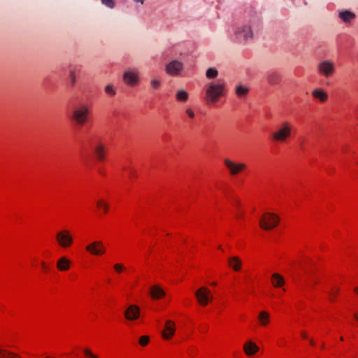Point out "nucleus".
<instances>
[{"mask_svg": "<svg viewBox=\"0 0 358 358\" xmlns=\"http://www.w3.org/2000/svg\"><path fill=\"white\" fill-rule=\"evenodd\" d=\"M225 90V83L222 80L212 81L206 85L204 99L208 104L215 103Z\"/></svg>", "mask_w": 358, "mask_h": 358, "instance_id": "f257e3e1", "label": "nucleus"}, {"mask_svg": "<svg viewBox=\"0 0 358 358\" xmlns=\"http://www.w3.org/2000/svg\"><path fill=\"white\" fill-rule=\"evenodd\" d=\"M234 40L240 44L245 45L250 43L253 38L252 25L245 24L238 26L234 31Z\"/></svg>", "mask_w": 358, "mask_h": 358, "instance_id": "f03ea898", "label": "nucleus"}, {"mask_svg": "<svg viewBox=\"0 0 358 358\" xmlns=\"http://www.w3.org/2000/svg\"><path fill=\"white\" fill-rule=\"evenodd\" d=\"M89 113V107L86 104L80 103L73 109L69 117L71 121L81 126L87 121Z\"/></svg>", "mask_w": 358, "mask_h": 358, "instance_id": "7ed1b4c3", "label": "nucleus"}, {"mask_svg": "<svg viewBox=\"0 0 358 358\" xmlns=\"http://www.w3.org/2000/svg\"><path fill=\"white\" fill-rule=\"evenodd\" d=\"M292 135V126L288 122H283L279 127L272 133L273 140L276 142L284 143Z\"/></svg>", "mask_w": 358, "mask_h": 358, "instance_id": "20e7f679", "label": "nucleus"}, {"mask_svg": "<svg viewBox=\"0 0 358 358\" xmlns=\"http://www.w3.org/2000/svg\"><path fill=\"white\" fill-rule=\"evenodd\" d=\"M278 216L274 213H265L259 220V226L264 230H271L279 223Z\"/></svg>", "mask_w": 358, "mask_h": 358, "instance_id": "39448f33", "label": "nucleus"}, {"mask_svg": "<svg viewBox=\"0 0 358 358\" xmlns=\"http://www.w3.org/2000/svg\"><path fill=\"white\" fill-rule=\"evenodd\" d=\"M318 73L324 78L332 76L335 72L334 63L331 60H323L317 65Z\"/></svg>", "mask_w": 358, "mask_h": 358, "instance_id": "423d86ee", "label": "nucleus"}, {"mask_svg": "<svg viewBox=\"0 0 358 358\" xmlns=\"http://www.w3.org/2000/svg\"><path fill=\"white\" fill-rule=\"evenodd\" d=\"M122 80L125 84L134 87L139 83V72L137 69H129L124 71Z\"/></svg>", "mask_w": 358, "mask_h": 358, "instance_id": "0eeeda50", "label": "nucleus"}, {"mask_svg": "<svg viewBox=\"0 0 358 358\" xmlns=\"http://www.w3.org/2000/svg\"><path fill=\"white\" fill-rule=\"evenodd\" d=\"M56 240L62 248H69L73 243V237L66 229L58 231L56 234Z\"/></svg>", "mask_w": 358, "mask_h": 358, "instance_id": "6e6552de", "label": "nucleus"}, {"mask_svg": "<svg viewBox=\"0 0 358 358\" xmlns=\"http://www.w3.org/2000/svg\"><path fill=\"white\" fill-rule=\"evenodd\" d=\"M195 296L198 302L203 306H206L213 299L210 290L205 287H202L196 291Z\"/></svg>", "mask_w": 358, "mask_h": 358, "instance_id": "1a4fd4ad", "label": "nucleus"}, {"mask_svg": "<svg viewBox=\"0 0 358 358\" xmlns=\"http://www.w3.org/2000/svg\"><path fill=\"white\" fill-rule=\"evenodd\" d=\"M183 69V64L178 60H172L166 64L165 71L171 76H176Z\"/></svg>", "mask_w": 358, "mask_h": 358, "instance_id": "9d476101", "label": "nucleus"}, {"mask_svg": "<svg viewBox=\"0 0 358 358\" xmlns=\"http://www.w3.org/2000/svg\"><path fill=\"white\" fill-rule=\"evenodd\" d=\"M91 148L99 161L105 159V146L99 140L92 142Z\"/></svg>", "mask_w": 358, "mask_h": 358, "instance_id": "9b49d317", "label": "nucleus"}, {"mask_svg": "<svg viewBox=\"0 0 358 358\" xmlns=\"http://www.w3.org/2000/svg\"><path fill=\"white\" fill-rule=\"evenodd\" d=\"M86 250L94 255H101L106 252V248L101 241H94L86 246Z\"/></svg>", "mask_w": 358, "mask_h": 358, "instance_id": "f8f14e48", "label": "nucleus"}, {"mask_svg": "<svg viewBox=\"0 0 358 358\" xmlns=\"http://www.w3.org/2000/svg\"><path fill=\"white\" fill-rule=\"evenodd\" d=\"M224 164L229 169L231 175H236L245 169L246 165L243 163L236 164L229 159L224 160Z\"/></svg>", "mask_w": 358, "mask_h": 358, "instance_id": "ddd939ff", "label": "nucleus"}, {"mask_svg": "<svg viewBox=\"0 0 358 358\" xmlns=\"http://www.w3.org/2000/svg\"><path fill=\"white\" fill-rule=\"evenodd\" d=\"M127 320L132 321L137 320L140 316V308L138 306L131 304L124 311Z\"/></svg>", "mask_w": 358, "mask_h": 358, "instance_id": "4468645a", "label": "nucleus"}, {"mask_svg": "<svg viewBox=\"0 0 358 358\" xmlns=\"http://www.w3.org/2000/svg\"><path fill=\"white\" fill-rule=\"evenodd\" d=\"M175 333V324L171 320H168L165 324V329L162 333V336L165 339L171 338Z\"/></svg>", "mask_w": 358, "mask_h": 358, "instance_id": "2eb2a0df", "label": "nucleus"}, {"mask_svg": "<svg viewBox=\"0 0 358 358\" xmlns=\"http://www.w3.org/2000/svg\"><path fill=\"white\" fill-rule=\"evenodd\" d=\"M259 349V347L251 341L246 342L243 345L244 352L250 357L258 352Z\"/></svg>", "mask_w": 358, "mask_h": 358, "instance_id": "dca6fc26", "label": "nucleus"}, {"mask_svg": "<svg viewBox=\"0 0 358 358\" xmlns=\"http://www.w3.org/2000/svg\"><path fill=\"white\" fill-rule=\"evenodd\" d=\"M71 262L66 257H60L57 262V268L60 271H66L70 268Z\"/></svg>", "mask_w": 358, "mask_h": 358, "instance_id": "f3484780", "label": "nucleus"}, {"mask_svg": "<svg viewBox=\"0 0 358 358\" xmlns=\"http://www.w3.org/2000/svg\"><path fill=\"white\" fill-rule=\"evenodd\" d=\"M312 95L314 98L319 99L322 102L325 101L328 98L327 93L320 88L314 89L312 91Z\"/></svg>", "mask_w": 358, "mask_h": 358, "instance_id": "a211bd4d", "label": "nucleus"}, {"mask_svg": "<svg viewBox=\"0 0 358 358\" xmlns=\"http://www.w3.org/2000/svg\"><path fill=\"white\" fill-rule=\"evenodd\" d=\"M151 296L154 299H159L165 295V292L158 285H153L150 287V291Z\"/></svg>", "mask_w": 358, "mask_h": 358, "instance_id": "6ab92c4d", "label": "nucleus"}, {"mask_svg": "<svg viewBox=\"0 0 358 358\" xmlns=\"http://www.w3.org/2000/svg\"><path fill=\"white\" fill-rule=\"evenodd\" d=\"M228 263L230 267H231L235 271H238L242 265L241 259L236 257H231L228 259Z\"/></svg>", "mask_w": 358, "mask_h": 358, "instance_id": "aec40b11", "label": "nucleus"}, {"mask_svg": "<svg viewBox=\"0 0 358 358\" xmlns=\"http://www.w3.org/2000/svg\"><path fill=\"white\" fill-rule=\"evenodd\" d=\"M338 15L344 22H350L351 20L355 17V15L352 12L348 10L341 11L339 13Z\"/></svg>", "mask_w": 358, "mask_h": 358, "instance_id": "412c9836", "label": "nucleus"}, {"mask_svg": "<svg viewBox=\"0 0 358 358\" xmlns=\"http://www.w3.org/2000/svg\"><path fill=\"white\" fill-rule=\"evenodd\" d=\"M270 319L269 314L266 311H261L258 315V320L261 325L266 326L268 324Z\"/></svg>", "mask_w": 358, "mask_h": 358, "instance_id": "4be33fe9", "label": "nucleus"}, {"mask_svg": "<svg viewBox=\"0 0 358 358\" xmlns=\"http://www.w3.org/2000/svg\"><path fill=\"white\" fill-rule=\"evenodd\" d=\"M176 98L178 101L185 102L189 98V94L185 90H178L176 92Z\"/></svg>", "mask_w": 358, "mask_h": 358, "instance_id": "5701e85b", "label": "nucleus"}, {"mask_svg": "<svg viewBox=\"0 0 358 358\" xmlns=\"http://www.w3.org/2000/svg\"><path fill=\"white\" fill-rule=\"evenodd\" d=\"M281 77L278 72H271L268 75L267 80L272 85H275L280 81Z\"/></svg>", "mask_w": 358, "mask_h": 358, "instance_id": "b1692460", "label": "nucleus"}, {"mask_svg": "<svg viewBox=\"0 0 358 358\" xmlns=\"http://www.w3.org/2000/svg\"><path fill=\"white\" fill-rule=\"evenodd\" d=\"M272 283L275 287H281L284 285L285 280L280 275L274 273L272 275Z\"/></svg>", "mask_w": 358, "mask_h": 358, "instance_id": "393cba45", "label": "nucleus"}, {"mask_svg": "<svg viewBox=\"0 0 358 358\" xmlns=\"http://www.w3.org/2000/svg\"><path fill=\"white\" fill-rule=\"evenodd\" d=\"M235 91L237 96L239 97H243L248 94L249 89L246 86L238 85L236 87Z\"/></svg>", "mask_w": 358, "mask_h": 358, "instance_id": "a878e982", "label": "nucleus"}, {"mask_svg": "<svg viewBox=\"0 0 358 358\" xmlns=\"http://www.w3.org/2000/svg\"><path fill=\"white\" fill-rule=\"evenodd\" d=\"M150 87L154 90H158L161 85V78L159 76H153L150 81Z\"/></svg>", "mask_w": 358, "mask_h": 358, "instance_id": "bb28decb", "label": "nucleus"}, {"mask_svg": "<svg viewBox=\"0 0 358 358\" xmlns=\"http://www.w3.org/2000/svg\"><path fill=\"white\" fill-rule=\"evenodd\" d=\"M0 358H21L17 354L0 348Z\"/></svg>", "mask_w": 358, "mask_h": 358, "instance_id": "cd10ccee", "label": "nucleus"}, {"mask_svg": "<svg viewBox=\"0 0 358 358\" xmlns=\"http://www.w3.org/2000/svg\"><path fill=\"white\" fill-rule=\"evenodd\" d=\"M218 76V71L215 68H208L206 72V76L208 79H214Z\"/></svg>", "mask_w": 358, "mask_h": 358, "instance_id": "c85d7f7f", "label": "nucleus"}, {"mask_svg": "<svg viewBox=\"0 0 358 358\" xmlns=\"http://www.w3.org/2000/svg\"><path fill=\"white\" fill-rule=\"evenodd\" d=\"M105 92L108 95L114 96L116 94V90H115L113 85L108 84L105 87Z\"/></svg>", "mask_w": 358, "mask_h": 358, "instance_id": "c756f323", "label": "nucleus"}, {"mask_svg": "<svg viewBox=\"0 0 358 358\" xmlns=\"http://www.w3.org/2000/svg\"><path fill=\"white\" fill-rule=\"evenodd\" d=\"M96 206L98 208H102L105 213L108 211L109 207L108 204L103 200L98 201Z\"/></svg>", "mask_w": 358, "mask_h": 358, "instance_id": "7c9ffc66", "label": "nucleus"}, {"mask_svg": "<svg viewBox=\"0 0 358 358\" xmlns=\"http://www.w3.org/2000/svg\"><path fill=\"white\" fill-rule=\"evenodd\" d=\"M69 78L71 81V84L73 85L76 82V71L73 69H71L69 71Z\"/></svg>", "mask_w": 358, "mask_h": 358, "instance_id": "2f4dec72", "label": "nucleus"}, {"mask_svg": "<svg viewBox=\"0 0 358 358\" xmlns=\"http://www.w3.org/2000/svg\"><path fill=\"white\" fill-rule=\"evenodd\" d=\"M149 337L148 336H141L139 338V344L142 346H145L149 342Z\"/></svg>", "mask_w": 358, "mask_h": 358, "instance_id": "473e14b6", "label": "nucleus"}, {"mask_svg": "<svg viewBox=\"0 0 358 358\" xmlns=\"http://www.w3.org/2000/svg\"><path fill=\"white\" fill-rule=\"evenodd\" d=\"M101 3L110 8H113L115 6V2L113 0H101Z\"/></svg>", "mask_w": 358, "mask_h": 358, "instance_id": "72a5a7b5", "label": "nucleus"}, {"mask_svg": "<svg viewBox=\"0 0 358 358\" xmlns=\"http://www.w3.org/2000/svg\"><path fill=\"white\" fill-rule=\"evenodd\" d=\"M85 355L90 358H98L96 355L93 354L89 349H84Z\"/></svg>", "mask_w": 358, "mask_h": 358, "instance_id": "f704fd0d", "label": "nucleus"}, {"mask_svg": "<svg viewBox=\"0 0 358 358\" xmlns=\"http://www.w3.org/2000/svg\"><path fill=\"white\" fill-rule=\"evenodd\" d=\"M114 269L118 273H120L124 269V266L121 264H116L114 265Z\"/></svg>", "mask_w": 358, "mask_h": 358, "instance_id": "c9c22d12", "label": "nucleus"}, {"mask_svg": "<svg viewBox=\"0 0 358 358\" xmlns=\"http://www.w3.org/2000/svg\"><path fill=\"white\" fill-rule=\"evenodd\" d=\"M185 113L188 115L189 117H190L192 119L194 118L195 113L194 112V110L192 109L188 108L185 110Z\"/></svg>", "mask_w": 358, "mask_h": 358, "instance_id": "e433bc0d", "label": "nucleus"}, {"mask_svg": "<svg viewBox=\"0 0 358 358\" xmlns=\"http://www.w3.org/2000/svg\"><path fill=\"white\" fill-rule=\"evenodd\" d=\"M136 3H140L141 4H143L145 0H133Z\"/></svg>", "mask_w": 358, "mask_h": 358, "instance_id": "4c0bfd02", "label": "nucleus"}, {"mask_svg": "<svg viewBox=\"0 0 358 358\" xmlns=\"http://www.w3.org/2000/svg\"><path fill=\"white\" fill-rule=\"evenodd\" d=\"M41 264H42L43 268L44 270H46L47 269V266H45V263L43 262H42Z\"/></svg>", "mask_w": 358, "mask_h": 358, "instance_id": "58836bf2", "label": "nucleus"}, {"mask_svg": "<svg viewBox=\"0 0 358 358\" xmlns=\"http://www.w3.org/2000/svg\"><path fill=\"white\" fill-rule=\"evenodd\" d=\"M354 317L357 321H358V313H355L354 314Z\"/></svg>", "mask_w": 358, "mask_h": 358, "instance_id": "ea45409f", "label": "nucleus"}, {"mask_svg": "<svg viewBox=\"0 0 358 358\" xmlns=\"http://www.w3.org/2000/svg\"><path fill=\"white\" fill-rule=\"evenodd\" d=\"M301 336H302V337H303V338H307V335H306V334L305 332H302V333H301Z\"/></svg>", "mask_w": 358, "mask_h": 358, "instance_id": "a19ab883", "label": "nucleus"}, {"mask_svg": "<svg viewBox=\"0 0 358 358\" xmlns=\"http://www.w3.org/2000/svg\"><path fill=\"white\" fill-rule=\"evenodd\" d=\"M310 343L311 345H315V342L313 341V339H310Z\"/></svg>", "mask_w": 358, "mask_h": 358, "instance_id": "79ce46f5", "label": "nucleus"}, {"mask_svg": "<svg viewBox=\"0 0 358 358\" xmlns=\"http://www.w3.org/2000/svg\"><path fill=\"white\" fill-rule=\"evenodd\" d=\"M354 291L358 294V287H355Z\"/></svg>", "mask_w": 358, "mask_h": 358, "instance_id": "37998d69", "label": "nucleus"}, {"mask_svg": "<svg viewBox=\"0 0 358 358\" xmlns=\"http://www.w3.org/2000/svg\"><path fill=\"white\" fill-rule=\"evenodd\" d=\"M330 294H332V295H336V292H331Z\"/></svg>", "mask_w": 358, "mask_h": 358, "instance_id": "c03bdc74", "label": "nucleus"}, {"mask_svg": "<svg viewBox=\"0 0 358 358\" xmlns=\"http://www.w3.org/2000/svg\"><path fill=\"white\" fill-rule=\"evenodd\" d=\"M212 285L215 286L216 285V282H213Z\"/></svg>", "mask_w": 358, "mask_h": 358, "instance_id": "a18cd8bd", "label": "nucleus"}, {"mask_svg": "<svg viewBox=\"0 0 358 358\" xmlns=\"http://www.w3.org/2000/svg\"><path fill=\"white\" fill-rule=\"evenodd\" d=\"M341 341H343V337H341Z\"/></svg>", "mask_w": 358, "mask_h": 358, "instance_id": "49530a36", "label": "nucleus"}, {"mask_svg": "<svg viewBox=\"0 0 358 358\" xmlns=\"http://www.w3.org/2000/svg\"><path fill=\"white\" fill-rule=\"evenodd\" d=\"M46 358H50V357H46Z\"/></svg>", "mask_w": 358, "mask_h": 358, "instance_id": "de8ad7c7", "label": "nucleus"}]
</instances>
